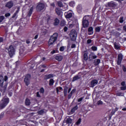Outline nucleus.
Returning <instances> with one entry per match:
<instances>
[{
    "label": "nucleus",
    "mask_w": 126,
    "mask_h": 126,
    "mask_svg": "<svg viewBox=\"0 0 126 126\" xmlns=\"http://www.w3.org/2000/svg\"><path fill=\"white\" fill-rule=\"evenodd\" d=\"M89 59L90 61H92V60H95V59H97V56L94 54V53L92 52L90 54L89 56Z\"/></svg>",
    "instance_id": "nucleus-10"
},
{
    "label": "nucleus",
    "mask_w": 126,
    "mask_h": 126,
    "mask_svg": "<svg viewBox=\"0 0 126 126\" xmlns=\"http://www.w3.org/2000/svg\"><path fill=\"white\" fill-rule=\"evenodd\" d=\"M75 91H76V90L75 89H73L70 93L71 95H72L73 93H75Z\"/></svg>",
    "instance_id": "nucleus-46"
},
{
    "label": "nucleus",
    "mask_w": 126,
    "mask_h": 126,
    "mask_svg": "<svg viewBox=\"0 0 126 126\" xmlns=\"http://www.w3.org/2000/svg\"><path fill=\"white\" fill-rule=\"evenodd\" d=\"M84 99V97H81L78 99V102H81Z\"/></svg>",
    "instance_id": "nucleus-52"
},
{
    "label": "nucleus",
    "mask_w": 126,
    "mask_h": 126,
    "mask_svg": "<svg viewBox=\"0 0 126 126\" xmlns=\"http://www.w3.org/2000/svg\"><path fill=\"white\" fill-rule=\"evenodd\" d=\"M55 59L57 61H58V62H61V61H63V56L58 54L56 56Z\"/></svg>",
    "instance_id": "nucleus-14"
},
{
    "label": "nucleus",
    "mask_w": 126,
    "mask_h": 126,
    "mask_svg": "<svg viewBox=\"0 0 126 126\" xmlns=\"http://www.w3.org/2000/svg\"><path fill=\"white\" fill-rule=\"evenodd\" d=\"M51 54H56V50H53L51 52Z\"/></svg>",
    "instance_id": "nucleus-60"
},
{
    "label": "nucleus",
    "mask_w": 126,
    "mask_h": 126,
    "mask_svg": "<svg viewBox=\"0 0 126 126\" xmlns=\"http://www.w3.org/2000/svg\"><path fill=\"white\" fill-rule=\"evenodd\" d=\"M58 33H55L51 36L48 41V46H52L55 44V42L57 41L58 39Z\"/></svg>",
    "instance_id": "nucleus-1"
},
{
    "label": "nucleus",
    "mask_w": 126,
    "mask_h": 126,
    "mask_svg": "<svg viewBox=\"0 0 126 126\" xmlns=\"http://www.w3.org/2000/svg\"><path fill=\"white\" fill-rule=\"evenodd\" d=\"M36 97H41L40 95V94H39V92L36 93Z\"/></svg>",
    "instance_id": "nucleus-57"
},
{
    "label": "nucleus",
    "mask_w": 126,
    "mask_h": 126,
    "mask_svg": "<svg viewBox=\"0 0 126 126\" xmlns=\"http://www.w3.org/2000/svg\"><path fill=\"white\" fill-rule=\"evenodd\" d=\"M38 34L35 35L34 36V39H38Z\"/></svg>",
    "instance_id": "nucleus-61"
},
{
    "label": "nucleus",
    "mask_w": 126,
    "mask_h": 126,
    "mask_svg": "<svg viewBox=\"0 0 126 126\" xmlns=\"http://www.w3.org/2000/svg\"><path fill=\"white\" fill-rule=\"evenodd\" d=\"M89 19V16H85L83 18L82 25L84 28H87L89 26V22L88 21Z\"/></svg>",
    "instance_id": "nucleus-2"
},
{
    "label": "nucleus",
    "mask_w": 126,
    "mask_h": 126,
    "mask_svg": "<svg viewBox=\"0 0 126 126\" xmlns=\"http://www.w3.org/2000/svg\"><path fill=\"white\" fill-rule=\"evenodd\" d=\"M26 105H27V106L30 105V100H29V99H26Z\"/></svg>",
    "instance_id": "nucleus-34"
},
{
    "label": "nucleus",
    "mask_w": 126,
    "mask_h": 126,
    "mask_svg": "<svg viewBox=\"0 0 126 126\" xmlns=\"http://www.w3.org/2000/svg\"><path fill=\"white\" fill-rule=\"evenodd\" d=\"M64 15L66 18H71L72 17V12H71V11L66 12L64 13Z\"/></svg>",
    "instance_id": "nucleus-11"
},
{
    "label": "nucleus",
    "mask_w": 126,
    "mask_h": 126,
    "mask_svg": "<svg viewBox=\"0 0 126 126\" xmlns=\"http://www.w3.org/2000/svg\"><path fill=\"white\" fill-rule=\"evenodd\" d=\"M77 10L79 13H81L82 11V6L81 5H78L77 6Z\"/></svg>",
    "instance_id": "nucleus-16"
},
{
    "label": "nucleus",
    "mask_w": 126,
    "mask_h": 126,
    "mask_svg": "<svg viewBox=\"0 0 126 126\" xmlns=\"http://www.w3.org/2000/svg\"><path fill=\"white\" fill-rule=\"evenodd\" d=\"M116 95L117 96H123V93L119 92L117 93Z\"/></svg>",
    "instance_id": "nucleus-47"
},
{
    "label": "nucleus",
    "mask_w": 126,
    "mask_h": 126,
    "mask_svg": "<svg viewBox=\"0 0 126 126\" xmlns=\"http://www.w3.org/2000/svg\"><path fill=\"white\" fill-rule=\"evenodd\" d=\"M27 44H30V40L29 39H28L26 40Z\"/></svg>",
    "instance_id": "nucleus-59"
},
{
    "label": "nucleus",
    "mask_w": 126,
    "mask_h": 126,
    "mask_svg": "<svg viewBox=\"0 0 126 126\" xmlns=\"http://www.w3.org/2000/svg\"><path fill=\"white\" fill-rule=\"evenodd\" d=\"M31 78V75L30 74H27L25 79H24V82L26 83V85L28 86L30 83V79Z\"/></svg>",
    "instance_id": "nucleus-6"
},
{
    "label": "nucleus",
    "mask_w": 126,
    "mask_h": 126,
    "mask_svg": "<svg viewBox=\"0 0 126 126\" xmlns=\"http://www.w3.org/2000/svg\"><path fill=\"white\" fill-rule=\"evenodd\" d=\"M69 5L71 7H74L75 6V2L74 1H71L69 3Z\"/></svg>",
    "instance_id": "nucleus-27"
},
{
    "label": "nucleus",
    "mask_w": 126,
    "mask_h": 126,
    "mask_svg": "<svg viewBox=\"0 0 126 126\" xmlns=\"http://www.w3.org/2000/svg\"><path fill=\"white\" fill-rule=\"evenodd\" d=\"M92 42V40L91 39H88L87 41V44H90Z\"/></svg>",
    "instance_id": "nucleus-50"
},
{
    "label": "nucleus",
    "mask_w": 126,
    "mask_h": 126,
    "mask_svg": "<svg viewBox=\"0 0 126 126\" xmlns=\"http://www.w3.org/2000/svg\"><path fill=\"white\" fill-rule=\"evenodd\" d=\"M64 46H61L60 48V52H63L64 51Z\"/></svg>",
    "instance_id": "nucleus-43"
},
{
    "label": "nucleus",
    "mask_w": 126,
    "mask_h": 126,
    "mask_svg": "<svg viewBox=\"0 0 126 126\" xmlns=\"http://www.w3.org/2000/svg\"><path fill=\"white\" fill-rule=\"evenodd\" d=\"M56 12L58 14V15H63V12L60 8L56 9Z\"/></svg>",
    "instance_id": "nucleus-18"
},
{
    "label": "nucleus",
    "mask_w": 126,
    "mask_h": 126,
    "mask_svg": "<svg viewBox=\"0 0 126 126\" xmlns=\"http://www.w3.org/2000/svg\"><path fill=\"white\" fill-rule=\"evenodd\" d=\"M4 19V16H0V23L2 22Z\"/></svg>",
    "instance_id": "nucleus-41"
},
{
    "label": "nucleus",
    "mask_w": 126,
    "mask_h": 126,
    "mask_svg": "<svg viewBox=\"0 0 126 126\" xmlns=\"http://www.w3.org/2000/svg\"><path fill=\"white\" fill-rule=\"evenodd\" d=\"M78 79H80V77L77 75L73 77L72 81L74 82V81H76V80H78Z\"/></svg>",
    "instance_id": "nucleus-30"
},
{
    "label": "nucleus",
    "mask_w": 126,
    "mask_h": 126,
    "mask_svg": "<svg viewBox=\"0 0 126 126\" xmlns=\"http://www.w3.org/2000/svg\"><path fill=\"white\" fill-rule=\"evenodd\" d=\"M44 7H45V4L44 3H39L37 5L36 8H37V10L40 11L41 10H42V9H44Z\"/></svg>",
    "instance_id": "nucleus-7"
},
{
    "label": "nucleus",
    "mask_w": 126,
    "mask_h": 126,
    "mask_svg": "<svg viewBox=\"0 0 126 126\" xmlns=\"http://www.w3.org/2000/svg\"><path fill=\"white\" fill-rule=\"evenodd\" d=\"M81 123V119L79 118L78 120L77 121V122L76 123V126H79V125H80Z\"/></svg>",
    "instance_id": "nucleus-35"
},
{
    "label": "nucleus",
    "mask_w": 126,
    "mask_h": 126,
    "mask_svg": "<svg viewBox=\"0 0 126 126\" xmlns=\"http://www.w3.org/2000/svg\"><path fill=\"white\" fill-rule=\"evenodd\" d=\"M60 23V20H59V19L56 18L54 20V25L57 26V25H59Z\"/></svg>",
    "instance_id": "nucleus-28"
},
{
    "label": "nucleus",
    "mask_w": 126,
    "mask_h": 126,
    "mask_svg": "<svg viewBox=\"0 0 126 126\" xmlns=\"http://www.w3.org/2000/svg\"><path fill=\"white\" fill-rule=\"evenodd\" d=\"M121 90H126V86H123V87H121Z\"/></svg>",
    "instance_id": "nucleus-48"
},
{
    "label": "nucleus",
    "mask_w": 126,
    "mask_h": 126,
    "mask_svg": "<svg viewBox=\"0 0 126 126\" xmlns=\"http://www.w3.org/2000/svg\"><path fill=\"white\" fill-rule=\"evenodd\" d=\"M123 61V54H120L118 56V61H117V64L120 65L121 63H122V61Z\"/></svg>",
    "instance_id": "nucleus-9"
},
{
    "label": "nucleus",
    "mask_w": 126,
    "mask_h": 126,
    "mask_svg": "<svg viewBox=\"0 0 126 126\" xmlns=\"http://www.w3.org/2000/svg\"><path fill=\"white\" fill-rule=\"evenodd\" d=\"M77 109H78V106L76 105L71 110V113L73 114V113H74V112H75Z\"/></svg>",
    "instance_id": "nucleus-24"
},
{
    "label": "nucleus",
    "mask_w": 126,
    "mask_h": 126,
    "mask_svg": "<svg viewBox=\"0 0 126 126\" xmlns=\"http://www.w3.org/2000/svg\"><path fill=\"white\" fill-rule=\"evenodd\" d=\"M2 103L0 104V108H3L7 105V104L9 103V98L6 97L4 98L2 100Z\"/></svg>",
    "instance_id": "nucleus-5"
},
{
    "label": "nucleus",
    "mask_w": 126,
    "mask_h": 126,
    "mask_svg": "<svg viewBox=\"0 0 126 126\" xmlns=\"http://www.w3.org/2000/svg\"><path fill=\"white\" fill-rule=\"evenodd\" d=\"M112 33H113V34L115 35V36H116V37H119V36L121 35V33L118 32H116L115 30L112 31Z\"/></svg>",
    "instance_id": "nucleus-22"
},
{
    "label": "nucleus",
    "mask_w": 126,
    "mask_h": 126,
    "mask_svg": "<svg viewBox=\"0 0 126 126\" xmlns=\"http://www.w3.org/2000/svg\"><path fill=\"white\" fill-rule=\"evenodd\" d=\"M121 85H122V86H125V85H126V82H122Z\"/></svg>",
    "instance_id": "nucleus-56"
},
{
    "label": "nucleus",
    "mask_w": 126,
    "mask_h": 126,
    "mask_svg": "<svg viewBox=\"0 0 126 126\" xmlns=\"http://www.w3.org/2000/svg\"><path fill=\"white\" fill-rule=\"evenodd\" d=\"M97 104L98 105H102V104H103V102L101 100H99L98 102H97Z\"/></svg>",
    "instance_id": "nucleus-54"
},
{
    "label": "nucleus",
    "mask_w": 126,
    "mask_h": 126,
    "mask_svg": "<svg viewBox=\"0 0 126 126\" xmlns=\"http://www.w3.org/2000/svg\"><path fill=\"white\" fill-rule=\"evenodd\" d=\"M98 84V81L96 80H94L91 82V87H94V86H96V85Z\"/></svg>",
    "instance_id": "nucleus-15"
},
{
    "label": "nucleus",
    "mask_w": 126,
    "mask_h": 126,
    "mask_svg": "<svg viewBox=\"0 0 126 126\" xmlns=\"http://www.w3.org/2000/svg\"><path fill=\"white\" fill-rule=\"evenodd\" d=\"M33 7H31L30 11L28 14V16H31V15H32V12H33Z\"/></svg>",
    "instance_id": "nucleus-32"
},
{
    "label": "nucleus",
    "mask_w": 126,
    "mask_h": 126,
    "mask_svg": "<svg viewBox=\"0 0 126 126\" xmlns=\"http://www.w3.org/2000/svg\"><path fill=\"white\" fill-rule=\"evenodd\" d=\"M60 90H63V88L60 87H57L56 88V91L57 93H59V92H60Z\"/></svg>",
    "instance_id": "nucleus-39"
},
{
    "label": "nucleus",
    "mask_w": 126,
    "mask_h": 126,
    "mask_svg": "<svg viewBox=\"0 0 126 126\" xmlns=\"http://www.w3.org/2000/svg\"><path fill=\"white\" fill-rule=\"evenodd\" d=\"M7 79H8V77H7V76H5L4 77V81H7Z\"/></svg>",
    "instance_id": "nucleus-51"
},
{
    "label": "nucleus",
    "mask_w": 126,
    "mask_h": 126,
    "mask_svg": "<svg viewBox=\"0 0 126 126\" xmlns=\"http://www.w3.org/2000/svg\"><path fill=\"white\" fill-rule=\"evenodd\" d=\"M75 47H76L75 44H72L71 48H72V49H73V48H75Z\"/></svg>",
    "instance_id": "nucleus-55"
},
{
    "label": "nucleus",
    "mask_w": 126,
    "mask_h": 126,
    "mask_svg": "<svg viewBox=\"0 0 126 126\" xmlns=\"http://www.w3.org/2000/svg\"><path fill=\"white\" fill-rule=\"evenodd\" d=\"M48 33V30L46 29L45 28H43L41 30V35H46Z\"/></svg>",
    "instance_id": "nucleus-17"
},
{
    "label": "nucleus",
    "mask_w": 126,
    "mask_h": 126,
    "mask_svg": "<svg viewBox=\"0 0 126 126\" xmlns=\"http://www.w3.org/2000/svg\"><path fill=\"white\" fill-rule=\"evenodd\" d=\"M8 54L10 58H12L15 54V50H14V47L13 46L10 45L9 48L7 49Z\"/></svg>",
    "instance_id": "nucleus-4"
},
{
    "label": "nucleus",
    "mask_w": 126,
    "mask_h": 126,
    "mask_svg": "<svg viewBox=\"0 0 126 126\" xmlns=\"http://www.w3.org/2000/svg\"><path fill=\"white\" fill-rule=\"evenodd\" d=\"M100 63H101V60L100 59L95 60L94 61V65H98Z\"/></svg>",
    "instance_id": "nucleus-23"
},
{
    "label": "nucleus",
    "mask_w": 126,
    "mask_h": 126,
    "mask_svg": "<svg viewBox=\"0 0 126 126\" xmlns=\"http://www.w3.org/2000/svg\"><path fill=\"white\" fill-rule=\"evenodd\" d=\"M114 48L116 50H119L120 48H121V46L119 44V43H114Z\"/></svg>",
    "instance_id": "nucleus-25"
},
{
    "label": "nucleus",
    "mask_w": 126,
    "mask_h": 126,
    "mask_svg": "<svg viewBox=\"0 0 126 126\" xmlns=\"http://www.w3.org/2000/svg\"><path fill=\"white\" fill-rule=\"evenodd\" d=\"M43 21H45V22H47V23H49V22H51L52 21V19H51V17L49 16H47L46 17H44L43 19Z\"/></svg>",
    "instance_id": "nucleus-13"
},
{
    "label": "nucleus",
    "mask_w": 126,
    "mask_h": 126,
    "mask_svg": "<svg viewBox=\"0 0 126 126\" xmlns=\"http://www.w3.org/2000/svg\"><path fill=\"white\" fill-rule=\"evenodd\" d=\"M61 26H64L65 25V21L63 20L61 24Z\"/></svg>",
    "instance_id": "nucleus-40"
},
{
    "label": "nucleus",
    "mask_w": 126,
    "mask_h": 126,
    "mask_svg": "<svg viewBox=\"0 0 126 126\" xmlns=\"http://www.w3.org/2000/svg\"><path fill=\"white\" fill-rule=\"evenodd\" d=\"M101 27H96L95 29V31L96 32H100V31H101Z\"/></svg>",
    "instance_id": "nucleus-33"
},
{
    "label": "nucleus",
    "mask_w": 126,
    "mask_h": 126,
    "mask_svg": "<svg viewBox=\"0 0 126 126\" xmlns=\"http://www.w3.org/2000/svg\"><path fill=\"white\" fill-rule=\"evenodd\" d=\"M39 115H43L44 114V110H41L38 112Z\"/></svg>",
    "instance_id": "nucleus-45"
},
{
    "label": "nucleus",
    "mask_w": 126,
    "mask_h": 126,
    "mask_svg": "<svg viewBox=\"0 0 126 126\" xmlns=\"http://www.w3.org/2000/svg\"><path fill=\"white\" fill-rule=\"evenodd\" d=\"M2 41H3V38H2V37H0V42H2Z\"/></svg>",
    "instance_id": "nucleus-62"
},
{
    "label": "nucleus",
    "mask_w": 126,
    "mask_h": 126,
    "mask_svg": "<svg viewBox=\"0 0 126 126\" xmlns=\"http://www.w3.org/2000/svg\"><path fill=\"white\" fill-rule=\"evenodd\" d=\"M58 6H60V7H63V2H62V1H59L58 2Z\"/></svg>",
    "instance_id": "nucleus-37"
},
{
    "label": "nucleus",
    "mask_w": 126,
    "mask_h": 126,
    "mask_svg": "<svg viewBox=\"0 0 126 126\" xmlns=\"http://www.w3.org/2000/svg\"><path fill=\"white\" fill-rule=\"evenodd\" d=\"M64 96H66L67 94V88H65L63 91Z\"/></svg>",
    "instance_id": "nucleus-36"
},
{
    "label": "nucleus",
    "mask_w": 126,
    "mask_h": 126,
    "mask_svg": "<svg viewBox=\"0 0 126 126\" xmlns=\"http://www.w3.org/2000/svg\"><path fill=\"white\" fill-rule=\"evenodd\" d=\"M72 123V120L70 118H68L66 120V122H63V126H69V124Z\"/></svg>",
    "instance_id": "nucleus-8"
},
{
    "label": "nucleus",
    "mask_w": 126,
    "mask_h": 126,
    "mask_svg": "<svg viewBox=\"0 0 126 126\" xmlns=\"http://www.w3.org/2000/svg\"><path fill=\"white\" fill-rule=\"evenodd\" d=\"M13 6V2L12 1H9L7 2L5 4V7L8 8H11Z\"/></svg>",
    "instance_id": "nucleus-12"
},
{
    "label": "nucleus",
    "mask_w": 126,
    "mask_h": 126,
    "mask_svg": "<svg viewBox=\"0 0 126 126\" xmlns=\"http://www.w3.org/2000/svg\"><path fill=\"white\" fill-rule=\"evenodd\" d=\"M88 34L89 35H92L93 34L94 32H93V28L92 27H91L89 28L88 29Z\"/></svg>",
    "instance_id": "nucleus-20"
},
{
    "label": "nucleus",
    "mask_w": 126,
    "mask_h": 126,
    "mask_svg": "<svg viewBox=\"0 0 126 126\" xmlns=\"http://www.w3.org/2000/svg\"><path fill=\"white\" fill-rule=\"evenodd\" d=\"M72 23H73L72 21H70L68 23V27H69V28H72V27H73V26H74V25Z\"/></svg>",
    "instance_id": "nucleus-26"
},
{
    "label": "nucleus",
    "mask_w": 126,
    "mask_h": 126,
    "mask_svg": "<svg viewBox=\"0 0 126 126\" xmlns=\"http://www.w3.org/2000/svg\"><path fill=\"white\" fill-rule=\"evenodd\" d=\"M51 6H53V7H55V3H52L51 4Z\"/></svg>",
    "instance_id": "nucleus-63"
},
{
    "label": "nucleus",
    "mask_w": 126,
    "mask_h": 126,
    "mask_svg": "<svg viewBox=\"0 0 126 126\" xmlns=\"http://www.w3.org/2000/svg\"><path fill=\"white\" fill-rule=\"evenodd\" d=\"M84 59L85 61H87V60H88V53H85L84 54Z\"/></svg>",
    "instance_id": "nucleus-31"
},
{
    "label": "nucleus",
    "mask_w": 126,
    "mask_h": 126,
    "mask_svg": "<svg viewBox=\"0 0 126 126\" xmlns=\"http://www.w3.org/2000/svg\"><path fill=\"white\" fill-rule=\"evenodd\" d=\"M40 92L41 93H42L43 94V93H44V92H45V90H44V88H41L40 89Z\"/></svg>",
    "instance_id": "nucleus-44"
},
{
    "label": "nucleus",
    "mask_w": 126,
    "mask_h": 126,
    "mask_svg": "<svg viewBox=\"0 0 126 126\" xmlns=\"http://www.w3.org/2000/svg\"><path fill=\"white\" fill-rule=\"evenodd\" d=\"M91 49L92 51H97V47L96 46H92L91 47Z\"/></svg>",
    "instance_id": "nucleus-42"
},
{
    "label": "nucleus",
    "mask_w": 126,
    "mask_h": 126,
    "mask_svg": "<svg viewBox=\"0 0 126 126\" xmlns=\"http://www.w3.org/2000/svg\"><path fill=\"white\" fill-rule=\"evenodd\" d=\"M120 23H123L124 22V17H120L119 18Z\"/></svg>",
    "instance_id": "nucleus-38"
},
{
    "label": "nucleus",
    "mask_w": 126,
    "mask_h": 126,
    "mask_svg": "<svg viewBox=\"0 0 126 126\" xmlns=\"http://www.w3.org/2000/svg\"><path fill=\"white\" fill-rule=\"evenodd\" d=\"M0 87L3 86V77L2 76H0Z\"/></svg>",
    "instance_id": "nucleus-19"
},
{
    "label": "nucleus",
    "mask_w": 126,
    "mask_h": 126,
    "mask_svg": "<svg viewBox=\"0 0 126 126\" xmlns=\"http://www.w3.org/2000/svg\"><path fill=\"white\" fill-rule=\"evenodd\" d=\"M5 17H9V16H10V13H6L5 14Z\"/></svg>",
    "instance_id": "nucleus-53"
},
{
    "label": "nucleus",
    "mask_w": 126,
    "mask_h": 126,
    "mask_svg": "<svg viewBox=\"0 0 126 126\" xmlns=\"http://www.w3.org/2000/svg\"><path fill=\"white\" fill-rule=\"evenodd\" d=\"M15 17H17V14L16 13H15L12 17V18H15Z\"/></svg>",
    "instance_id": "nucleus-49"
},
{
    "label": "nucleus",
    "mask_w": 126,
    "mask_h": 126,
    "mask_svg": "<svg viewBox=\"0 0 126 126\" xmlns=\"http://www.w3.org/2000/svg\"><path fill=\"white\" fill-rule=\"evenodd\" d=\"M53 77H54V75H53V74H50L45 76V78L46 79H50V78H53Z\"/></svg>",
    "instance_id": "nucleus-21"
},
{
    "label": "nucleus",
    "mask_w": 126,
    "mask_h": 126,
    "mask_svg": "<svg viewBox=\"0 0 126 126\" xmlns=\"http://www.w3.org/2000/svg\"><path fill=\"white\" fill-rule=\"evenodd\" d=\"M64 32H66V31H67V27H65L64 28Z\"/></svg>",
    "instance_id": "nucleus-58"
},
{
    "label": "nucleus",
    "mask_w": 126,
    "mask_h": 126,
    "mask_svg": "<svg viewBox=\"0 0 126 126\" xmlns=\"http://www.w3.org/2000/svg\"><path fill=\"white\" fill-rule=\"evenodd\" d=\"M54 83H55V81L54 80V79H51L49 81L50 86H53L54 85Z\"/></svg>",
    "instance_id": "nucleus-29"
},
{
    "label": "nucleus",
    "mask_w": 126,
    "mask_h": 126,
    "mask_svg": "<svg viewBox=\"0 0 126 126\" xmlns=\"http://www.w3.org/2000/svg\"><path fill=\"white\" fill-rule=\"evenodd\" d=\"M123 29L125 30V31H126V26H124Z\"/></svg>",
    "instance_id": "nucleus-64"
},
{
    "label": "nucleus",
    "mask_w": 126,
    "mask_h": 126,
    "mask_svg": "<svg viewBox=\"0 0 126 126\" xmlns=\"http://www.w3.org/2000/svg\"><path fill=\"white\" fill-rule=\"evenodd\" d=\"M70 37L72 41H75L76 37H77V32L75 30H72L70 33Z\"/></svg>",
    "instance_id": "nucleus-3"
}]
</instances>
